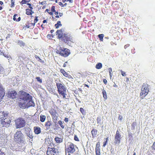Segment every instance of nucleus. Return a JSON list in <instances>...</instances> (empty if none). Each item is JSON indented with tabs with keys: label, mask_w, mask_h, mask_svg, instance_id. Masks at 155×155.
<instances>
[{
	"label": "nucleus",
	"mask_w": 155,
	"mask_h": 155,
	"mask_svg": "<svg viewBox=\"0 0 155 155\" xmlns=\"http://www.w3.org/2000/svg\"><path fill=\"white\" fill-rule=\"evenodd\" d=\"M18 94V104L19 106L20 102H24L27 101L28 100L31 99L32 97L30 95L23 91H19Z\"/></svg>",
	"instance_id": "obj_1"
},
{
	"label": "nucleus",
	"mask_w": 155,
	"mask_h": 155,
	"mask_svg": "<svg viewBox=\"0 0 155 155\" xmlns=\"http://www.w3.org/2000/svg\"><path fill=\"white\" fill-rule=\"evenodd\" d=\"M56 85L57 91L60 95L62 96L63 98L67 99V92L65 85L60 83L57 82L56 83Z\"/></svg>",
	"instance_id": "obj_2"
},
{
	"label": "nucleus",
	"mask_w": 155,
	"mask_h": 155,
	"mask_svg": "<svg viewBox=\"0 0 155 155\" xmlns=\"http://www.w3.org/2000/svg\"><path fill=\"white\" fill-rule=\"evenodd\" d=\"M2 114H3L4 117L1 118V124L2 125V127H7L9 126L11 122L8 116V114L4 112Z\"/></svg>",
	"instance_id": "obj_3"
},
{
	"label": "nucleus",
	"mask_w": 155,
	"mask_h": 155,
	"mask_svg": "<svg viewBox=\"0 0 155 155\" xmlns=\"http://www.w3.org/2000/svg\"><path fill=\"white\" fill-rule=\"evenodd\" d=\"M65 150L66 155H74L75 145L72 143H68L65 147Z\"/></svg>",
	"instance_id": "obj_4"
},
{
	"label": "nucleus",
	"mask_w": 155,
	"mask_h": 155,
	"mask_svg": "<svg viewBox=\"0 0 155 155\" xmlns=\"http://www.w3.org/2000/svg\"><path fill=\"white\" fill-rule=\"evenodd\" d=\"M149 85L147 83L143 84L140 94V97L141 99H143L148 94L149 91Z\"/></svg>",
	"instance_id": "obj_5"
},
{
	"label": "nucleus",
	"mask_w": 155,
	"mask_h": 155,
	"mask_svg": "<svg viewBox=\"0 0 155 155\" xmlns=\"http://www.w3.org/2000/svg\"><path fill=\"white\" fill-rule=\"evenodd\" d=\"M56 53L64 57H67L70 54V50L63 47H60L56 51Z\"/></svg>",
	"instance_id": "obj_6"
},
{
	"label": "nucleus",
	"mask_w": 155,
	"mask_h": 155,
	"mask_svg": "<svg viewBox=\"0 0 155 155\" xmlns=\"http://www.w3.org/2000/svg\"><path fill=\"white\" fill-rule=\"evenodd\" d=\"M24 135L21 131H17L15 134L14 140L17 143H23L25 140L23 138Z\"/></svg>",
	"instance_id": "obj_7"
},
{
	"label": "nucleus",
	"mask_w": 155,
	"mask_h": 155,
	"mask_svg": "<svg viewBox=\"0 0 155 155\" xmlns=\"http://www.w3.org/2000/svg\"><path fill=\"white\" fill-rule=\"evenodd\" d=\"M16 128H20L25 126L26 121L22 118L19 117L15 120Z\"/></svg>",
	"instance_id": "obj_8"
},
{
	"label": "nucleus",
	"mask_w": 155,
	"mask_h": 155,
	"mask_svg": "<svg viewBox=\"0 0 155 155\" xmlns=\"http://www.w3.org/2000/svg\"><path fill=\"white\" fill-rule=\"evenodd\" d=\"M31 99L28 100L27 101L24 102H20L19 103V107L20 108L25 109L31 106H34L35 104Z\"/></svg>",
	"instance_id": "obj_9"
},
{
	"label": "nucleus",
	"mask_w": 155,
	"mask_h": 155,
	"mask_svg": "<svg viewBox=\"0 0 155 155\" xmlns=\"http://www.w3.org/2000/svg\"><path fill=\"white\" fill-rule=\"evenodd\" d=\"M65 43L70 45L72 43H74V41L73 37L67 34L64 33L62 40Z\"/></svg>",
	"instance_id": "obj_10"
},
{
	"label": "nucleus",
	"mask_w": 155,
	"mask_h": 155,
	"mask_svg": "<svg viewBox=\"0 0 155 155\" xmlns=\"http://www.w3.org/2000/svg\"><path fill=\"white\" fill-rule=\"evenodd\" d=\"M58 150L54 148H48L46 152L47 155H58Z\"/></svg>",
	"instance_id": "obj_11"
},
{
	"label": "nucleus",
	"mask_w": 155,
	"mask_h": 155,
	"mask_svg": "<svg viewBox=\"0 0 155 155\" xmlns=\"http://www.w3.org/2000/svg\"><path fill=\"white\" fill-rule=\"evenodd\" d=\"M121 136L118 130H117L114 136V143L115 144H119L120 142Z\"/></svg>",
	"instance_id": "obj_12"
},
{
	"label": "nucleus",
	"mask_w": 155,
	"mask_h": 155,
	"mask_svg": "<svg viewBox=\"0 0 155 155\" xmlns=\"http://www.w3.org/2000/svg\"><path fill=\"white\" fill-rule=\"evenodd\" d=\"M7 96L10 98L14 99L17 97V93L15 90L9 91L7 94Z\"/></svg>",
	"instance_id": "obj_13"
},
{
	"label": "nucleus",
	"mask_w": 155,
	"mask_h": 155,
	"mask_svg": "<svg viewBox=\"0 0 155 155\" xmlns=\"http://www.w3.org/2000/svg\"><path fill=\"white\" fill-rule=\"evenodd\" d=\"M49 112L51 115L53 119L57 120L58 116H57V113L55 110L54 109H51L49 110Z\"/></svg>",
	"instance_id": "obj_14"
},
{
	"label": "nucleus",
	"mask_w": 155,
	"mask_h": 155,
	"mask_svg": "<svg viewBox=\"0 0 155 155\" xmlns=\"http://www.w3.org/2000/svg\"><path fill=\"white\" fill-rule=\"evenodd\" d=\"M5 93L4 89L2 85L0 84V102L5 95Z\"/></svg>",
	"instance_id": "obj_15"
},
{
	"label": "nucleus",
	"mask_w": 155,
	"mask_h": 155,
	"mask_svg": "<svg viewBox=\"0 0 155 155\" xmlns=\"http://www.w3.org/2000/svg\"><path fill=\"white\" fill-rule=\"evenodd\" d=\"M56 35H58V38L59 39H61L62 40L64 37V34L62 33V29L58 30L56 32Z\"/></svg>",
	"instance_id": "obj_16"
},
{
	"label": "nucleus",
	"mask_w": 155,
	"mask_h": 155,
	"mask_svg": "<svg viewBox=\"0 0 155 155\" xmlns=\"http://www.w3.org/2000/svg\"><path fill=\"white\" fill-rule=\"evenodd\" d=\"M60 71L65 77L68 78L69 79L72 78V76L66 72L64 69H61L60 70Z\"/></svg>",
	"instance_id": "obj_17"
},
{
	"label": "nucleus",
	"mask_w": 155,
	"mask_h": 155,
	"mask_svg": "<svg viewBox=\"0 0 155 155\" xmlns=\"http://www.w3.org/2000/svg\"><path fill=\"white\" fill-rule=\"evenodd\" d=\"M52 123L51 121H48L45 124V126L47 130H49L50 129V126L52 125Z\"/></svg>",
	"instance_id": "obj_18"
},
{
	"label": "nucleus",
	"mask_w": 155,
	"mask_h": 155,
	"mask_svg": "<svg viewBox=\"0 0 155 155\" xmlns=\"http://www.w3.org/2000/svg\"><path fill=\"white\" fill-rule=\"evenodd\" d=\"M91 134L92 135V138H94L95 137L97 134V130L95 128L92 129L91 131Z\"/></svg>",
	"instance_id": "obj_19"
},
{
	"label": "nucleus",
	"mask_w": 155,
	"mask_h": 155,
	"mask_svg": "<svg viewBox=\"0 0 155 155\" xmlns=\"http://www.w3.org/2000/svg\"><path fill=\"white\" fill-rule=\"evenodd\" d=\"M34 132L36 134H38L41 132V128L39 127H35L34 128Z\"/></svg>",
	"instance_id": "obj_20"
},
{
	"label": "nucleus",
	"mask_w": 155,
	"mask_h": 155,
	"mask_svg": "<svg viewBox=\"0 0 155 155\" xmlns=\"http://www.w3.org/2000/svg\"><path fill=\"white\" fill-rule=\"evenodd\" d=\"M25 13L28 15H31L32 14L34 13V12L31 10V9H29V8H26L25 9Z\"/></svg>",
	"instance_id": "obj_21"
},
{
	"label": "nucleus",
	"mask_w": 155,
	"mask_h": 155,
	"mask_svg": "<svg viewBox=\"0 0 155 155\" xmlns=\"http://www.w3.org/2000/svg\"><path fill=\"white\" fill-rule=\"evenodd\" d=\"M54 140L57 143H60L63 141V139L62 138L56 137L54 138Z\"/></svg>",
	"instance_id": "obj_22"
},
{
	"label": "nucleus",
	"mask_w": 155,
	"mask_h": 155,
	"mask_svg": "<svg viewBox=\"0 0 155 155\" xmlns=\"http://www.w3.org/2000/svg\"><path fill=\"white\" fill-rule=\"evenodd\" d=\"M58 124L60 126L61 128L62 129L64 128L65 127V125L64 123V122L63 121H62L61 120H59L58 122Z\"/></svg>",
	"instance_id": "obj_23"
},
{
	"label": "nucleus",
	"mask_w": 155,
	"mask_h": 155,
	"mask_svg": "<svg viewBox=\"0 0 155 155\" xmlns=\"http://www.w3.org/2000/svg\"><path fill=\"white\" fill-rule=\"evenodd\" d=\"M46 118V117L45 116L42 114L40 116V121L42 122H44Z\"/></svg>",
	"instance_id": "obj_24"
},
{
	"label": "nucleus",
	"mask_w": 155,
	"mask_h": 155,
	"mask_svg": "<svg viewBox=\"0 0 155 155\" xmlns=\"http://www.w3.org/2000/svg\"><path fill=\"white\" fill-rule=\"evenodd\" d=\"M102 93L104 99L106 100L107 98V94L106 91L104 89L102 90Z\"/></svg>",
	"instance_id": "obj_25"
},
{
	"label": "nucleus",
	"mask_w": 155,
	"mask_h": 155,
	"mask_svg": "<svg viewBox=\"0 0 155 155\" xmlns=\"http://www.w3.org/2000/svg\"><path fill=\"white\" fill-rule=\"evenodd\" d=\"M31 0H22V1L20 2V4L22 5L25 4H26L27 2H30Z\"/></svg>",
	"instance_id": "obj_26"
},
{
	"label": "nucleus",
	"mask_w": 155,
	"mask_h": 155,
	"mask_svg": "<svg viewBox=\"0 0 155 155\" xmlns=\"http://www.w3.org/2000/svg\"><path fill=\"white\" fill-rule=\"evenodd\" d=\"M18 44L21 47L24 46L25 45V43L22 41L19 40L18 42Z\"/></svg>",
	"instance_id": "obj_27"
},
{
	"label": "nucleus",
	"mask_w": 155,
	"mask_h": 155,
	"mask_svg": "<svg viewBox=\"0 0 155 155\" xmlns=\"http://www.w3.org/2000/svg\"><path fill=\"white\" fill-rule=\"evenodd\" d=\"M96 155H100V147H96Z\"/></svg>",
	"instance_id": "obj_28"
},
{
	"label": "nucleus",
	"mask_w": 155,
	"mask_h": 155,
	"mask_svg": "<svg viewBox=\"0 0 155 155\" xmlns=\"http://www.w3.org/2000/svg\"><path fill=\"white\" fill-rule=\"evenodd\" d=\"M18 15L17 14H15L13 16V20L14 21H19L21 20V18L20 17H19L18 18L16 19V17L18 16Z\"/></svg>",
	"instance_id": "obj_29"
},
{
	"label": "nucleus",
	"mask_w": 155,
	"mask_h": 155,
	"mask_svg": "<svg viewBox=\"0 0 155 155\" xmlns=\"http://www.w3.org/2000/svg\"><path fill=\"white\" fill-rule=\"evenodd\" d=\"M38 17L35 16V19L34 20V23H31V25L34 26L36 23L38 21Z\"/></svg>",
	"instance_id": "obj_30"
},
{
	"label": "nucleus",
	"mask_w": 155,
	"mask_h": 155,
	"mask_svg": "<svg viewBox=\"0 0 155 155\" xmlns=\"http://www.w3.org/2000/svg\"><path fill=\"white\" fill-rule=\"evenodd\" d=\"M102 65L101 63H98L96 65V68L97 69H100L102 67Z\"/></svg>",
	"instance_id": "obj_31"
},
{
	"label": "nucleus",
	"mask_w": 155,
	"mask_h": 155,
	"mask_svg": "<svg viewBox=\"0 0 155 155\" xmlns=\"http://www.w3.org/2000/svg\"><path fill=\"white\" fill-rule=\"evenodd\" d=\"M98 37L99 38L100 40L101 41H102L104 35L103 34H99L98 35Z\"/></svg>",
	"instance_id": "obj_32"
},
{
	"label": "nucleus",
	"mask_w": 155,
	"mask_h": 155,
	"mask_svg": "<svg viewBox=\"0 0 155 155\" xmlns=\"http://www.w3.org/2000/svg\"><path fill=\"white\" fill-rule=\"evenodd\" d=\"M80 111L83 115H85L86 112L84 109L82 108H80Z\"/></svg>",
	"instance_id": "obj_33"
},
{
	"label": "nucleus",
	"mask_w": 155,
	"mask_h": 155,
	"mask_svg": "<svg viewBox=\"0 0 155 155\" xmlns=\"http://www.w3.org/2000/svg\"><path fill=\"white\" fill-rule=\"evenodd\" d=\"M136 123L135 122H134L131 124L132 129L134 130L135 129V126L136 125Z\"/></svg>",
	"instance_id": "obj_34"
},
{
	"label": "nucleus",
	"mask_w": 155,
	"mask_h": 155,
	"mask_svg": "<svg viewBox=\"0 0 155 155\" xmlns=\"http://www.w3.org/2000/svg\"><path fill=\"white\" fill-rule=\"evenodd\" d=\"M4 71V69L3 67L0 64V74H2Z\"/></svg>",
	"instance_id": "obj_35"
},
{
	"label": "nucleus",
	"mask_w": 155,
	"mask_h": 155,
	"mask_svg": "<svg viewBox=\"0 0 155 155\" xmlns=\"http://www.w3.org/2000/svg\"><path fill=\"white\" fill-rule=\"evenodd\" d=\"M36 79H37V81L40 83H42V79H41L40 77H37L36 78Z\"/></svg>",
	"instance_id": "obj_36"
},
{
	"label": "nucleus",
	"mask_w": 155,
	"mask_h": 155,
	"mask_svg": "<svg viewBox=\"0 0 155 155\" xmlns=\"http://www.w3.org/2000/svg\"><path fill=\"white\" fill-rule=\"evenodd\" d=\"M74 139L76 141H79L78 138L76 135H75L74 136Z\"/></svg>",
	"instance_id": "obj_37"
},
{
	"label": "nucleus",
	"mask_w": 155,
	"mask_h": 155,
	"mask_svg": "<svg viewBox=\"0 0 155 155\" xmlns=\"http://www.w3.org/2000/svg\"><path fill=\"white\" fill-rule=\"evenodd\" d=\"M62 2L64 3L66 1H69L70 3H72L73 2V0H62Z\"/></svg>",
	"instance_id": "obj_38"
},
{
	"label": "nucleus",
	"mask_w": 155,
	"mask_h": 155,
	"mask_svg": "<svg viewBox=\"0 0 155 155\" xmlns=\"http://www.w3.org/2000/svg\"><path fill=\"white\" fill-rule=\"evenodd\" d=\"M51 11L52 12H55V7L54 6H53L51 8Z\"/></svg>",
	"instance_id": "obj_39"
},
{
	"label": "nucleus",
	"mask_w": 155,
	"mask_h": 155,
	"mask_svg": "<svg viewBox=\"0 0 155 155\" xmlns=\"http://www.w3.org/2000/svg\"><path fill=\"white\" fill-rule=\"evenodd\" d=\"M121 72V74L123 76H126V73L125 72L123 71L122 70L120 71Z\"/></svg>",
	"instance_id": "obj_40"
},
{
	"label": "nucleus",
	"mask_w": 155,
	"mask_h": 155,
	"mask_svg": "<svg viewBox=\"0 0 155 155\" xmlns=\"http://www.w3.org/2000/svg\"><path fill=\"white\" fill-rule=\"evenodd\" d=\"M151 147L153 150H155V141L153 143Z\"/></svg>",
	"instance_id": "obj_41"
},
{
	"label": "nucleus",
	"mask_w": 155,
	"mask_h": 155,
	"mask_svg": "<svg viewBox=\"0 0 155 155\" xmlns=\"http://www.w3.org/2000/svg\"><path fill=\"white\" fill-rule=\"evenodd\" d=\"M132 133H128V137H129V138H130H130H132L133 137L132 136Z\"/></svg>",
	"instance_id": "obj_42"
},
{
	"label": "nucleus",
	"mask_w": 155,
	"mask_h": 155,
	"mask_svg": "<svg viewBox=\"0 0 155 155\" xmlns=\"http://www.w3.org/2000/svg\"><path fill=\"white\" fill-rule=\"evenodd\" d=\"M57 24L58 25H59V26H62V24H61V22L60 21H58L57 22V23L56 24Z\"/></svg>",
	"instance_id": "obj_43"
},
{
	"label": "nucleus",
	"mask_w": 155,
	"mask_h": 155,
	"mask_svg": "<svg viewBox=\"0 0 155 155\" xmlns=\"http://www.w3.org/2000/svg\"><path fill=\"white\" fill-rule=\"evenodd\" d=\"M64 120L65 122L67 123L68 121V118L67 117H65Z\"/></svg>",
	"instance_id": "obj_44"
},
{
	"label": "nucleus",
	"mask_w": 155,
	"mask_h": 155,
	"mask_svg": "<svg viewBox=\"0 0 155 155\" xmlns=\"http://www.w3.org/2000/svg\"><path fill=\"white\" fill-rule=\"evenodd\" d=\"M28 136L30 139H32L33 137L32 136V134H29L28 135Z\"/></svg>",
	"instance_id": "obj_45"
},
{
	"label": "nucleus",
	"mask_w": 155,
	"mask_h": 155,
	"mask_svg": "<svg viewBox=\"0 0 155 155\" xmlns=\"http://www.w3.org/2000/svg\"><path fill=\"white\" fill-rule=\"evenodd\" d=\"M103 82L105 84H106L107 83V81L105 79H103Z\"/></svg>",
	"instance_id": "obj_46"
},
{
	"label": "nucleus",
	"mask_w": 155,
	"mask_h": 155,
	"mask_svg": "<svg viewBox=\"0 0 155 155\" xmlns=\"http://www.w3.org/2000/svg\"><path fill=\"white\" fill-rule=\"evenodd\" d=\"M58 4L59 5H60L61 7H63V4L61 2H58Z\"/></svg>",
	"instance_id": "obj_47"
},
{
	"label": "nucleus",
	"mask_w": 155,
	"mask_h": 155,
	"mask_svg": "<svg viewBox=\"0 0 155 155\" xmlns=\"http://www.w3.org/2000/svg\"><path fill=\"white\" fill-rule=\"evenodd\" d=\"M130 46V44H127L125 45L124 46V48L125 49L127 48L128 47Z\"/></svg>",
	"instance_id": "obj_48"
},
{
	"label": "nucleus",
	"mask_w": 155,
	"mask_h": 155,
	"mask_svg": "<svg viewBox=\"0 0 155 155\" xmlns=\"http://www.w3.org/2000/svg\"><path fill=\"white\" fill-rule=\"evenodd\" d=\"M68 64V62L67 61H66L64 63V65H63V66L64 67H66L67 66V65Z\"/></svg>",
	"instance_id": "obj_49"
},
{
	"label": "nucleus",
	"mask_w": 155,
	"mask_h": 155,
	"mask_svg": "<svg viewBox=\"0 0 155 155\" xmlns=\"http://www.w3.org/2000/svg\"><path fill=\"white\" fill-rule=\"evenodd\" d=\"M15 6V3L14 2H11V7L12 8L14 7Z\"/></svg>",
	"instance_id": "obj_50"
},
{
	"label": "nucleus",
	"mask_w": 155,
	"mask_h": 155,
	"mask_svg": "<svg viewBox=\"0 0 155 155\" xmlns=\"http://www.w3.org/2000/svg\"><path fill=\"white\" fill-rule=\"evenodd\" d=\"M101 121V119L99 117H97V123H99Z\"/></svg>",
	"instance_id": "obj_51"
},
{
	"label": "nucleus",
	"mask_w": 155,
	"mask_h": 155,
	"mask_svg": "<svg viewBox=\"0 0 155 155\" xmlns=\"http://www.w3.org/2000/svg\"><path fill=\"white\" fill-rule=\"evenodd\" d=\"M100 143L99 142L97 143L96 144V147H100Z\"/></svg>",
	"instance_id": "obj_52"
},
{
	"label": "nucleus",
	"mask_w": 155,
	"mask_h": 155,
	"mask_svg": "<svg viewBox=\"0 0 155 155\" xmlns=\"http://www.w3.org/2000/svg\"><path fill=\"white\" fill-rule=\"evenodd\" d=\"M2 55H3L5 57H7V58H8V55L7 54H5L4 53H3V52H2Z\"/></svg>",
	"instance_id": "obj_53"
},
{
	"label": "nucleus",
	"mask_w": 155,
	"mask_h": 155,
	"mask_svg": "<svg viewBox=\"0 0 155 155\" xmlns=\"http://www.w3.org/2000/svg\"><path fill=\"white\" fill-rule=\"evenodd\" d=\"M0 155H5L4 153L2 152L1 150H0Z\"/></svg>",
	"instance_id": "obj_54"
},
{
	"label": "nucleus",
	"mask_w": 155,
	"mask_h": 155,
	"mask_svg": "<svg viewBox=\"0 0 155 155\" xmlns=\"http://www.w3.org/2000/svg\"><path fill=\"white\" fill-rule=\"evenodd\" d=\"M107 141H105L103 143V147H105V146L107 144Z\"/></svg>",
	"instance_id": "obj_55"
},
{
	"label": "nucleus",
	"mask_w": 155,
	"mask_h": 155,
	"mask_svg": "<svg viewBox=\"0 0 155 155\" xmlns=\"http://www.w3.org/2000/svg\"><path fill=\"white\" fill-rule=\"evenodd\" d=\"M45 3H46V1H43V2H41L40 3V4H41V5H43L44 4H45Z\"/></svg>",
	"instance_id": "obj_56"
},
{
	"label": "nucleus",
	"mask_w": 155,
	"mask_h": 155,
	"mask_svg": "<svg viewBox=\"0 0 155 155\" xmlns=\"http://www.w3.org/2000/svg\"><path fill=\"white\" fill-rule=\"evenodd\" d=\"M35 58L36 59H38L39 60H41V59L40 58H39V57L37 55H35Z\"/></svg>",
	"instance_id": "obj_57"
},
{
	"label": "nucleus",
	"mask_w": 155,
	"mask_h": 155,
	"mask_svg": "<svg viewBox=\"0 0 155 155\" xmlns=\"http://www.w3.org/2000/svg\"><path fill=\"white\" fill-rule=\"evenodd\" d=\"M55 126L56 127V128H55V129H56V130H58L60 129V127H58V125H57V127L56 126V125H55Z\"/></svg>",
	"instance_id": "obj_58"
},
{
	"label": "nucleus",
	"mask_w": 155,
	"mask_h": 155,
	"mask_svg": "<svg viewBox=\"0 0 155 155\" xmlns=\"http://www.w3.org/2000/svg\"><path fill=\"white\" fill-rule=\"evenodd\" d=\"M122 116L120 115H119V117H118V119L119 120H122Z\"/></svg>",
	"instance_id": "obj_59"
},
{
	"label": "nucleus",
	"mask_w": 155,
	"mask_h": 155,
	"mask_svg": "<svg viewBox=\"0 0 155 155\" xmlns=\"http://www.w3.org/2000/svg\"><path fill=\"white\" fill-rule=\"evenodd\" d=\"M109 74H111L112 73L111 72H112V69L111 68H109Z\"/></svg>",
	"instance_id": "obj_60"
},
{
	"label": "nucleus",
	"mask_w": 155,
	"mask_h": 155,
	"mask_svg": "<svg viewBox=\"0 0 155 155\" xmlns=\"http://www.w3.org/2000/svg\"><path fill=\"white\" fill-rule=\"evenodd\" d=\"M54 26L56 28H58L59 27V26L56 24Z\"/></svg>",
	"instance_id": "obj_61"
},
{
	"label": "nucleus",
	"mask_w": 155,
	"mask_h": 155,
	"mask_svg": "<svg viewBox=\"0 0 155 155\" xmlns=\"http://www.w3.org/2000/svg\"><path fill=\"white\" fill-rule=\"evenodd\" d=\"M59 15L60 17H62L63 15V14L62 13H59Z\"/></svg>",
	"instance_id": "obj_62"
},
{
	"label": "nucleus",
	"mask_w": 155,
	"mask_h": 155,
	"mask_svg": "<svg viewBox=\"0 0 155 155\" xmlns=\"http://www.w3.org/2000/svg\"><path fill=\"white\" fill-rule=\"evenodd\" d=\"M53 12H52V11L51 12H48L49 14L50 15H52L53 14Z\"/></svg>",
	"instance_id": "obj_63"
},
{
	"label": "nucleus",
	"mask_w": 155,
	"mask_h": 155,
	"mask_svg": "<svg viewBox=\"0 0 155 155\" xmlns=\"http://www.w3.org/2000/svg\"><path fill=\"white\" fill-rule=\"evenodd\" d=\"M84 86L87 87V88H89V86L87 84H84Z\"/></svg>",
	"instance_id": "obj_64"
}]
</instances>
